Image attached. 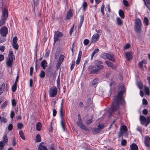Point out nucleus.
Instances as JSON below:
<instances>
[{"label":"nucleus","mask_w":150,"mask_h":150,"mask_svg":"<svg viewBox=\"0 0 150 150\" xmlns=\"http://www.w3.org/2000/svg\"><path fill=\"white\" fill-rule=\"evenodd\" d=\"M122 89V91L121 90L118 92L117 96L114 98L112 105L109 110L110 116L113 112L118 110L119 107L120 103L123 105L125 104V102L122 98V96L125 91L124 87Z\"/></svg>","instance_id":"nucleus-1"},{"label":"nucleus","mask_w":150,"mask_h":150,"mask_svg":"<svg viewBox=\"0 0 150 150\" xmlns=\"http://www.w3.org/2000/svg\"><path fill=\"white\" fill-rule=\"evenodd\" d=\"M95 62V64L89 66L88 67V70L90 71V74H98L100 71L103 70L104 68V66L102 65L103 62L100 60H96Z\"/></svg>","instance_id":"nucleus-2"},{"label":"nucleus","mask_w":150,"mask_h":150,"mask_svg":"<svg viewBox=\"0 0 150 150\" xmlns=\"http://www.w3.org/2000/svg\"><path fill=\"white\" fill-rule=\"evenodd\" d=\"M15 58L13 54V52L12 50H9L8 56L7 58V61L6 62V64L8 67L11 68L13 62V58Z\"/></svg>","instance_id":"nucleus-3"},{"label":"nucleus","mask_w":150,"mask_h":150,"mask_svg":"<svg viewBox=\"0 0 150 150\" xmlns=\"http://www.w3.org/2000/svg\"><path fill=\"white\" fill-rule=\"evenodd\" d=\"M139 117L141 124L147 127L150 123V116H148L146 118L144 116L141 115Z\"/></svg>","instance_id":"nucleus-4"},{"label":"nucleus","mask_w":150,"mask_h":150,"mask_svg":"<svg viewBox=\"0 0 150 150\" xmlns=\"http://www.w3.org/2000/svg\"><path fill=\"white\" fill-rule=\"evenodd\" d=\"M8 17V10L6 8H4L2 15V18L0 21V27L2 25L5 23V21Z\"/></svg>","instance_id":"nucleus-5"},{"label":"nucleus","mask_w":150,"mask_h":150,"mask_svg":"<svg viewBox=\"0 0 150 150\" xmlns=\"http://www.w3.org/2000/svg\"><path fill=\"white\" fill-rule=\"evenodd\" d=\"M142 23L140 19L137 18L135 22V30L137 33L141 32Z\"/></svg>","instance_id":"nucleus-6"},{"label":"nucleus","mask_w":150,"mask_h":150,"mask_svg":"<svg viewBox=\"0 0 150 150\" xmlns=\"http://www.w3.org/2000/svg\"><path fill=\"white\" fill-rule=\"evenodd\" d=\"M57 89L56 87H52L49 90V95L50 97H54L57 95Z\"/></svg>","instance_id":"nucleus-7"},{"label":"nucleus","mask_w":150,"mask_h":150,"mask_svg":"<svg viewBox=\"0 0 150 150\" xmlns=\"http://www.w3.org/2000/svg\"><path fill=\"white\" fill-rule=\"evenodd\" d=\"M64 35L61 32L59 31H55L54 37V40L55 42L59 40V38L62 37Z\"/></svg>","instance_id":"nucleus-8"},{"label":"nucleus","mask_w":150,"mask_h":150,"mask_svg":"<svg viewBox=\"0 0 150 150\" xmlns=\"http://www.w3.org/2000/svg\"><path fill=\"white\" fill-rule=\"evenodd\" d=\"M0 33L1 35L3 37H6L8 34V28L5 27L4 26L1 28L0 30Z\"/></svg>","instance_id":"nucleus-9"},{"label":"nucleus","mask_w":150,"mask_h":150,"mask_svg":"<svg viewBox=\"0 0 150 150\" xmlns=\"http://www.w3.org/2000/svg\"><path fill=\"white\" fill-rule=\"evenodd\" d=\"M78 126L81 129H83L86 131H88L89 130L86 125L82 123V120H79L77 123Z\"/></svg>","instance_id":"nucleus-10"},{"label":"nucleus","mask_w":150,"mask_h":150,"mask_svg":"<svg viewBox=\"0 0 150 150\" xmlns=\"http://www.w3.org/2000/svg\"><path fill=\"white\" fill-rule=\"evenodd\" d=\"M144 143L145 146L149 148L150 146V138L147 136L144 138Z\"/></svg>","instance_id":"nucleus-11"},{"label":"nucleus","mask_w":150,"mask_h":150,"mask_svg":"<svg viewBox=\"0 0 150 150\" xmlns=\"http://www.w3.org/2000/svg\"><path fill=\"white\" fill-rule=\"evenodd\" d=\"M73 15V13H72L71 10L70 9L69 10L67 11V16L65 18V19L68 20L70 19Z\"/></svg>","instance_id":"nucleus-12"},{"label":"nucleus","mask_w":150,"mask_h":150,"mask_svg":"<svg viewBox=\"0 0 150 150\" xmlns=\"http://www.w3.org/2000/svg\"><path fill=\"white\" fill-rule=\"evenodd\" d=\"M99 38V35L98 33L94 35L91 38V42L94 43L97 41Z\"/></svg>","instance_id":"nucleus-13"},{"label":"nucleus","mask_w":150,"mask_h":150,"mask_svg":"<svg viewBox=\"0 0 150 150\" xmlns=\"http://www.w3.org/2000/svg\"><path fill=\"white\" fill-rule=\"evenodd\" d=\"M114 57L115 55L114 54H108L107 59L113 62H115V60L114 58Z\"/></svg>","instance_id":"nucleus-14"},{"label":"nucleus","mask_w":150,"mask_h":150,"mask_svg":"<svg viewBox=\"0 0 150 150\" xmlns=\"http://www.w3.org/2000/svg\"><path fill=\"white\" fill-rule=\"evenodd\" d=\"M120 131L126 134H127V127L125 125H122L121 126L120 128Z\"/></svg>","instance_id":"nucleus-15"},{"label":"nucleus","mask_w":150,"mask_h":150,"mask_svg":"<svg viewBox=\"0 0 150 150\" xmlns=\"http://www.w3.org/2000/svg\"><path fill=\"white\" fill-rule=\"evenodd\" d=\"M41 65L42 68L43 69H45L46 67L47 66V62L46 60H43L41 62Z\"/></svg>","instance_id":"nucleus-16"},{"label":"nucleus","mask_w":150,"mask_h":150,"mask_svg":"<svg viewBox=\"0 0 150 150\" xmlns=\"http://www.w3.org/2000/svg\"><path fill=\"white\" fill-rule=\"evenodd\" d=\"M130 148L131 150H138V146L135 144L133 143L130 145Z\"/></svg>","instance_id":"nucleus-17"},{"label":"nucleus","mask_w":150,"mask_h":150,"mask_svg":"<svg viewBox=\"0 0 150 150\" xmlns=\"http://www.w3.org/2000/svg\"><path fill=\"white\" fill-rule=\"evenodd\" d=\"M144 2L145 5L146 7L150 11V0H143Z\"/></svg>","instance_id":"nucleus-18"},{"label":"nucleus","mask_w":150,"mask_h":150,"mask_svg":"<svg viewBox=\"0 0 150 150\" xmlns=\"http://www.w3.org/2000/svg\"><path fill=\"white\" fill-rule=\"evenodd\" d=\"M125 56L127 60L129 61L131 59L132 56L129 52H127L126 53Z\"/></svg>","instance_id":"nucleus-19"},{"label":"nucleus","mask_w":150,"mask_h":150,"mask_svg":"<svg viewBox=\"0 0 150 150\" xmlns=\"http://www.w3.org/2000/svg\"><path fill=\"white\" fill-rule=\"evenodd\" d=\"M41 143L40 144L38 150H48L47 148L41 144Z\"/></svg>","instance_id":"nucleus-20"},{"label":"nucleus","mask_w":150,"mask_h":150,"mask_svg":"<svg viewBox=\"0 0 150 150\" xmlns=\"http://www.w3.org/2000/svg\"><path fill=\"white\" fill-rule=\"evenodd\" d=\"M146 61L145 59H143L141 62L139 63L138 66L139 68H142L143 67V64H146Z\"/></svg>","instance_id":"nucleus-21"},{"label":"nucleus","mask_w":150,"mask_h":150,"mask_svg":"<svg viewBox=\"0 0 150 150\" xmlns=\"http://www.w3.org/2000/svg\"><path fill=\"white\" fill-rule=\"evenodd\" d=\"M3 143L5 144V145L8 142V139L6 135H4L2 139V141Z\"/></svg>","instance_id":"nucleus-22"},{"label":"nucleus","mask_w":150,"mask_h":150,"mask_svg":"<svg viewBox=\"0 0 150 150\" xmlns=\"http://www.w3.org/2000/svg\"><path fill=\"white\" fill-rule=\"evenodd\" d=\"M119 14L120 16L122 19L125 18L124 13L123 11L121 9H120L119 11Z\"/></svg>","instance_id":"nucleus-23"},{"label":"nucleus","mask_w":150,"mask_h":150,"mask_svg":"<svg viewBox=\"0 0 150 150\" xmlns=\"http://www.w3.org/2000/svg\"><path fill=\"white\" fill-rule=\"evenodd\" d=\"M116 21L118 25L121 26L123 23L122 21L119 17H117L116 19Z\"/></svg>","instance_id":"nucleus-24"},{"label":"nucleus","mask_w":150,"mask_h":150,"mask_svg":"<svg viewBox=\"0 0 150 150\" xmlns=\"http://www.w3.org/2000/svg\"><path fill=\"white\" fill-rule=\"evenodd\" d=\"M99 51V49L98 48L94 50L91 55V60L92 59L93 57L95 54L96 53L98 52Z\"/></svg>","instance_id":"nucleus-25"},{"label":"nucleus","mask_w":150,"mask_h":150,"mask_svg":"<svg viewBox=\"0 0 150 150\" xmlns=\"http://www.w3.org/2000/svg\"><path fill=\"white\" fill-rule=\"evenodd\" d=\"M8 103V101L7 100H6L4 102L1 104V109H3L7 105Z\"/></svg>","instance_id":"nucleus-26"},{"label":"nucleus","mask_w":150,"mask_h":150,"mask_svg":"<svg viewBox=\"0 0 150 150\" xmlns=\"http://www.w3.org/2000/svg\"><path fill=\"white\" fill-rule=\"evenodd\" d=\"M105 63L108 67L113 68L114 65L111 62L109 61H105Z\"/></svg>","instance_id":"nucleus-27"},{"label":"nucleus","mask_w":150,"mask_h":150,"mask_svg":"<svg viewBox=\"0 0 150 150\" xmlns=\"http://www.w3.org/2000/svg\"><path fill=\"white\" fill-rule=\"evenodd\" d=\"M36 129L37 130L39 131L40 130L41 127V124L40 122H38L36 124Z\"/></svg>","instance_id":"nucleus-28"},{"label":"nucleus","mask_w":150,"mask_h":150,"mask_svg":"<svg viewBox=\"0 0 150 150\" xmlns=\"http://www.w3.org/2000/svg\"><path fill=\"white\" fill-rule=\"evenodd\" d=\"M41 141L40 136L39 134H38L36 136L35 142H40Z\"/></svg>","instance_id":"nucleus-29"},{"label":"nucleus","mask_w":150,"mask_h":150,"mask_svg":"<svg viewBox=\"0 0 150 150\" xmlns=\"http://www.w3.org/2000/svg\"><path fill=\"white\" fill-rule=\"evenodd\" d=\"M5 87V85L4 84H3L2 85H0V95L3 93Z\"/></svg>","instance_id":"nucleus-30"},{"label":"nucleus","mask_w":150,"mask_h":150,"mask_svg":"<svg viewBox=\"0 0 150 150\" xmlns=\"http://www.w3.org/2000/svg\"><path fill=\"white\" fill-rule=\"evenodd\" d=\"M19 134L20 137L23 140H25V138L24 136V134L22 130H20L19 132Z\"/></svg>","instance_id":"nucleus-31"},{"label":"nucleus","mask_w":150,"mask_h":150,"mask_svg":"<svg viewBox=\"0 0 150 150\" xmlns=\"http://www.w3.org/2000/svg\"><path fill=\"white\" fill-rule=\"evenodd\" d=\"M64 110L63 109H60L59 110V115L61 119H63Z\"/></svg>","instance_id":"nucleus-32"},{"label":"nucleus","mask_w":150,"mask_h":150,"mask_svg":"<svg viewBox=\"0 0 150 150\" xmlns=\"http://www.w3.org/2000/svg\"><path fill=\"white\" fill-rule=\"evenodd\" d=\"M144 88L145 92L146 94L148 96L149 95L150 91L149 88L148 87L145 86L144 87Z\"/></svg>","instance_id":"nucleus-33"},{"label":"nucleus","mask_w":150,"mask_h":150,"mask_svg":"<svg viewBox=\"0 0 150 150\" xmlns=\"http://www.w3.org/2000/svg\"><path fill=\"white\" fill-rule=\"evenodd\" d=\"M108 53H103L101 54V57L103 59H107Z\"/></svg>","instance_id":"nucleus-34"},{"label":"nucleus","mask_w":150,"mask_h":150,"mask_svg":"<svg viewBox=\"0 0 150 150\" xmlns=\"http://www.w3.org/2000/svg\"><path fill=\"white\" fill-rule=\"evenodd\" d=\"M87 4L86 2L84 1L82 4V7L83 8V11H86V8L87 6Z\"/></svg>","instance_id":"nucleus-35"},{"label":"nucleus","mask_w":150,"mask_h":150,"mask_svg":"<svg viewBox=\"0 0 150 150\" xmlns=\"http://www.w3.org/2000/svg\"><path fill=\"white\" fill-rule=\"evenodd\" d=\"M39 76L41 78H43L45 76V73L43 71H41L39 74Z\"/></svg>","instance_id":"nucleus-36"},{"label":"nucleus","mask_w":150,"mask_h":150,"mask_svg":"<svg viewBox=\"0 0 150 150\" xmlns=\"http://www.w3.org/2000/svg\"><path fill=\"white\" fill-rule=\"evenodd\" d=\"M12 46L16 50H17L19 46L17 43H13Z\"/></svg>","instance_id":"nucleus-37"},{"label":"nucleus","mask_w":150,"mask_h":150,"mask_svg":"<svg viewBox=\"0 0 150 150\" xmlns=\"http://www.w3.org/2000/svg\"><path fill=\"white\" fill-rule=\"evenodd\" d=\"M144 23L145 25L146 26L148 25H149V20L148 18L146 17H145L144 18Z\"/></svg>","instance_id":"nucleus-38"},{"label":"nucleus","mask_w":150,"mask_h":150,"mask_svg":"<svg viewBox=\"0 0 150 150\" xmlns=\"http://www.w3.org/2000/svg\"><path fill=\"white\" fill-rule=\"evenodd\" d=\"M64 58V56L63 54L61 55L60 57L59 58V62H60V64H61Z\"/></svg>","instance_id":"nucleus-39"},{"label":"nucleus","mask_w":150,"mask_h":150,"mask_svg":"<svg viewBox=\"0 0 150 150\" xmlns=\"http://www.w3.org/2000/svg\"><path fill=\"white\" fill-rule=\"evenodd\" d=\"M23 127V124L21 122L17 124V128L18 129H21Z\"/></svg>","instance_id":"nucleus-40"},{"label":"nucleus","mask_w":150,"mask_h":150,"mask_svg":"<svg viewBox=\"0 0 150 150\" xmlns=\"http://www.w3.org/2000/svg\"><path fill=\"white\" fill-rule=\"evenodd\" d=\"M5 144L2 141H0V150H2Z\"/></svg>","instance_id":"nucleus-41"},{"label":"nucleus","mask_w":150,"mask_h":150,"mask_svg":"<svg viewBox=\"0 0 150 150\" xmlns=\"http://www.w3.org/2000/svg\"><path fill=\"white\" fill-rule=\"evenodd\" d=\"M93 130H94V133L95 134L98 133L100 131V129H99V128L97 127H95L93 128Z\"/></svg>","instance_id":"nucleus-42"},{"label":"nucleus","mask_w":150,"mask_h":150,"mask_svg":"<svg viewBox=\"0 0 150 150\" xmlns=\"http://www.w3.org/2000/svg\"><path fill=\"white\" fill-rule=\"evenodd\" d=\"M105 7V5L104 4H103L102 5L101 8H100V11L102 13L103 15L104 13V9Z\"/></svg>","instance_id":"nucleus-43"},{"label":"nucleus","mask_w":150,"mask_h":150,"mask_svg":"<svg viewBox=\"0 0 150 150\" xmlns=\"http://www.w3.org/2000/svg\"><path fill=\"white\" fill-rule=\"evenodd\" d=\"M127 144V141L125 139H122L121 142V145L122 146H125Z\"/></svg>","instance_id":"nucleus-44"},{"label":"nucleus","mask_w":150,"mask_h":150,"mask_svg":"<svg viewBox=\"0 0 150 150\" xmlns=\"http://www.w3.org/2000/svg\"><path fill=\"white\" fill-rule=\"evenodd\" d=\"M0 121L1 122L6 123L7 122V120L4 117H1V118L0 120Z\"/></svg>","instance_id":"nucleus-45"},{"label":"nucleus","mask_w":150,"mask_h":150,"mask_svg":"<svg viewBox=\"0 0 150 150\" xmlns=\"http://www.w3.org/2000/svg\"><path fill=\"white\" fill-rule=\"evenodd\" d=\"M137 85L140 89H141L143 86L142 83L141 82H138L137 83Z\"/></svg>","instance_id":"nucleus-46"},{"label":"nucleus","mask_w":150,"mask_h":150,"mask_svg":"<svg viewBox=\"0 0 150 150\" xmlns=\"http://www.w3.org/2000/svg\"><path fill=\"white\" fill-rule=\"evenodd\" d=\"M137 130L140 132L142 135V130L141 127L138 126L137 129Z\"/></svg>","instance_id":"nucleus-47"},{"label":"nucleus","mask_w":150,"mask_h":150,"mask_svg":"<svg viewBox=\"0 0 150 150\" xmlns=\"http://www.w3.org/2000/svg\"><path fill=\"white\" fill-rule=\"evenodd\" d=\"M98 79H94L92 82V85H95L96 84L98 83Z\"/></svg>","instance_id":"nucleus-48"},{"label":"nucleus","mask_w":150,"mask_h":150,"mask_svg":"<svg viewBox=\"0 0 150 150\" xmlns=\"http://www.w3.org/2000/svg\"><path fill=\"white\" fill-rule=\"evenodd\" d=\"M123 4L125 6L127 7L129 6L128 2L127 0H123Z\"/></svg>","instance_id":"nucleus-49"},{"label":"nucleus","mask_w":150,"mask_h":150,"mask_svg":"<svg viewBox=\"0 0 150 150\" xmlns=\"http://www.w3.org/2000/svg\"><path fill=\"white\" fill-rule=\"evenodd\" d=\"M12 105L13 106H15L16 104V103L15 100L14 99H13L11 100Z\"/></svg>","instance_id":"nucleus-50"},{"label":"nucleus","mask_w":150,"mask_h":150,"mask_svg":"<svg viewBox=\"0 0 150 150\" xmlns=\"http://www.w3.org/2000/svg\"><path fill=\"white\" fill-rule=\"evenodd\" d=\"M89 42V40L87 39H85L83 41V44L85 45H86L88 44Z\"/></svg>","instance_id":"nucleus-51"},{"label":"nucleus","mask_w":150,"mask_h":150,"mask_svg":"<svg viewBox=\"0 0 150 150\" xmlns=\"http://www.w3.org/2000/svg\"><path fill=\"white\" fill-rule=\"evenodd\" d=\"M49 150H55L54 149V144H52L50 145L49 149Z\"/></svg>","instance_id":"nucleus-52"},{"label":"nucleus","mask_w":150,"mask_h":150,"mask_svg":"<svg viewBox=\"0 0 150 150\" xmlns=\"http://www.w3.org/2000/svg\"><path fill=\"white\" fill-rule=\"evenodd\" d=\"M17 88V86L13 85L12 87V91L13 92H14L16 91Z\"/></svg>","instance_id":"nucleus-53"},{"label":"nucleus","mask_w":150,"mask_h":150,"mask_svg":"<svg viewBox=\"0 0 150 150\" xmlns=\"http://www.w3.org/2000/svg\"><path fill=\"white\" fill-rule=\"evenodd\" d=\"M61 125L62 127V128L64 130V127L65 126V124L64 123V122L63 121V119H61Z\"/></svg>","instance_id":"nucleus-54"},{"label":"nucleus","mask_w":150,"mask_h":150,"mask_svg":"<svg viewBox=\"0 0 150 150\" xmlns=\"http://www.w3.org/2000/svg\"><path fill=\"white\" fill-rule=\"evenodd\" d=\"M75 65V62L74 61L72 62L71 64V67H70V70H72L74 69Z\"/></svg>","instance_id":"nucleus-55"},{"label":"nucleus","mask_w":150,"mask_h":150,"mask_svg":"<svg viewBox=\"0 0 150 150\" xmlns=\"http://www.w3.org/2000/svg\"><path fill=\"white\" fill-rule=\"evenodd\" d=\"M57 86L59 88V87L60 86V79L59 77L58 78L57 80Z\"/></svg>","instance_id":"nucleus-56"},{"label":"nucleus","mask_w":150,"mask_h":150,"mask_svg":"<svg viewBox=\"0 0 150 150\" xmlns=\"http://www.w3.org/2000/svg\"><path fill=\"white\" fill-rule=\"evenodd\" d=\"M84 18L83 15H81L80 16V22L83 23Z\"/></svg>","instance_id":"nucleus-57"},{"label":"nucleus","mask_w":150,"mask_h":150,"mask_svg":"<svg viewBox=\"0 0 150 150\" xmlns=\"http://www.w3.org/2000/svg\"><path fill=\"white\" fill-rule=\"evenodd\" d=\"M142 103L143 105H147L148 104L147 100L145 98H143L142 100Z\"/></svg>","instance_id":"nucleus-58"},{"label":"nucleus","mask_w":150,"mask_h":150,"mask_svg":"<svg viewBox=\"0 0 150 150\" xmlns=\"http://www.w3.org/2000/svg\"><path fill=\"white\" fill-rule=\"evenodd\" d=\"M142 113L145 115H146L148 113V110L146 109H144L142 111Z\"/></svg>","instance_id":"nucleus-59"},{"label":"nucleus","mask_w":150,"mask_h":150,"mask_svg":"<svg viewBox=\"0 0 150 150\" xmlns=\"http://www.w3.org/2000/svg\"><path fill=\"white\" fill-rule=\"evenodd\" d=\"M17 40H18L17 38V37L15 36L13 38V43H17Z\"/></svg>","instance_id":"nucleus-60"},{"label":"nucleus","mask_w":150,"mask_h":150,"mask_svg":"<svg viewBox=\"0 0 150 150\" xmlns=\"http://www.w3.org/2000/svg\"><path fill=\"white\" fill-rule=\"evenodd\" d=\"M13 127V126L11 124H10L8 126V130L10 131H11Z\"/></svg>","instance_id":"nucleus-61"},{"label":"nucleus","mask_w":150,"mask_h":150,"mask_svg":"<svg viewBox=\"0 0 150 150\" xmlns=\"http://www.w3.org/2000/svg\"><path fill=\"white\" fill-rule=\"evenodd\" d=\"M33 71V67H31L30 68V76L32 75Z\"/></svg>","instance_id":"nucleus-62"},{"label":"nucleus","mask_w":150,"mask_h":150,"mask_svg":"<svg viewBox=\"0 0 150 150\" xmlns=\"http://www.w3.org/2000/svg\"><path fill=\"white\" fill-rule=\"evenodd\" d=\"M15 115V113L13 111H12L11 112L10 114L11 118L12 119Z\"/></svg>","instance_id":"nucleus-63"},{"label":"nucleus","mask_w":150,"mask_h":150,"mask_svg":"<svg viewBox=\"0 0 150 150\" xmlns=\"http://www.w3.org/2000/svg\"><path fill=\"white\" fill-rule=\"evenodd\" d=\"M92 102V101L91 99L90 98H89L88 100L87 103L88 105L91 104Z\"/></svg>","instance_id":"nucleus-64"}]
</instances>
